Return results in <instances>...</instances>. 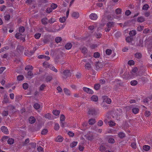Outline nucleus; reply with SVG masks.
Returning a JSON list of instances; mask_svg holds the SVG:
<instances>
[{
    "mask_svg": "<svg viewBox=\"0 0 152 152\" xmlns=\"http://www.w3.org/2000/svg\"><path fill=\"white\" fill-rule=\"evenodd\" d=\"M150 98H145L143 99V102L145 103H148V102L149 101V99H150Z\"/></svg>",
    "mask_w": 152,
    "mask_h": 152,
    "instance_id": "nucleus-59",
    "label": "nucleus"
},
{
    "mask_svg": "<svg viewBox=\"0 0 152 152\" xmlns=\"http://www.w3.org/2000/svg\"><path fill=\"white\" fill-rule=\"evenodd\" d=\"M145 20L144 18L142 17H138L137 19V21L139 22H142Z\"/></svg>",
    "mask_w": 152,
    "mask_h": 152,
    "instance_id": "nucleus-31",
    "label": "nucleus"
},
{
    "mask_svg": "<svg viewBox=\"0 0 152 152\" xmlns=\"http://www.w3.org/2000/svg\"><path fill=\"white\" fill-rule=\"evenodd\" d=\"M34 107L36 109H39L40 107V105L38 103L35 104L34 105Z\"/></svg>",
    "mask_w": 152,
    "mask_h": 152,
    "instance_id": "nucleus-42",
    "label": "nucleus"
},
{
    "mask_svg": "<svg viewBox=\"0 0 152 152\" xmlns=\"http://www.w3.org/2000/svg\"><path fill=\"white\" fill-rule=\"evenodd\" d=\"M64 138L61 136H58L55 139V141L58 142H61L63 140Z\"/></svg>",
    "mask_w": 152,
    "mask_h": 152,
    "instance_id": "nucleus-11",
    "label": "nucleus"
},
{
    "mask_svg": "<svg viewBox=\"0 0 152 152\" xmlns=\"http://www.w3.org/2000/svg\"><path fill=\"white\" fill-rule=\"evenodd\" d=\"M133 38L132 37H127L126 39V42L130 43H131L132 41L133 40Z\"/></svg>",
    "mask_w": 152,
    "mask_h": 152,
    "instance_id": "nucleus-17",
    "label": "nucleus"
},
{
    "mask_svg": "<svg viewBox=\"0 0 152 152\" xmlns=\"http://www.w3.org/2000/svg\"><path fill=\"white\" fill-rule=\"evenodd\" d=\"M83 89L84 91L86 92L88 94H92L94 93V91H93L91 89L89 88L86 87H84L83 88Z\"/></svg>",
    "mask_w": 152,
    "mask_h": 152,
    "instance_id": "nucleus-6",
    "label": "nucleus"
},
{
    "mask_svg": "<svg viewBox=\"0 0 152 152\" xmlns=\"http://www.w3.org/2000/svg\"><path fill=\"white\" fill-rule=\"evenodd\" d=\"M135 62L133 60H130L128 62V64L130 66L133 65L134 64Z\"/></svg>",
    "mask_w": 152,
    "mask_h": 152,
    "instance_id": "nucleus-41",
    "label": "nucleus"
},
{
    "mask_svg": "<svg viewBox=\"0 0 152 152\" xmlns=\"http://www.w3.org/2000/svg\"><path fill=\"white\" fill-rule=\"evenodd\" d=\"M149 7V5L147 4H144L142 8V9L145 10H147Z\"/></svg>",
    "mask_w": 152,
    "mask_h": 152,
    "instance_id": "nucleus-34",
    "label": "nucleus"
},
{
    "mask_svg": "<svg viewBox=\"0 0 152 152\" xmlns=\"http://www.w3.org/2000/svg\"><path fill=\"white\" fill-rule=\"evenodd\" d=\"M108 142L110 143H113L115 142V140L113 138H110L109 139Z\"/></svg>",
    "mask_w": 152,
    "mask_h": 152,
    "instance_id": "nucleus-61",
    "label": "nucleus"
},
{
    "mask_svg": "<svg viewBox=\"0 0 152 152\" xmlns=\"http://www.w3.org/2000/svg\"><path fill=\"white\" fill-rule=\"evenodd\" d=\"M91 100L92 101L96 102L98 101V97L95 95L92 96L91 97Z\"/></svg>",
    "mask_w": 152,
    "mask_h": 152,
    "instance_id": "nucleus-14",
    "label": "nucleus"
},
{
    "mask_svg": "<svg viewBox=\"0 0 152 152\" xmlns=\"http://www.w3.org/2000/svg\"><path fill=\"white\" fill-rule=\"evenodd\" d=\"M50 68L51 70L54 71L56 72H58L57 70L55 68V67L53 66H51V65L50 66Z\"/></svg>",
    "mask_w": 152,
    "mask_h": 152,
    "instance_id": "nucleus-62",
    "label": "nucleus"
},
{
    "mask_svg": "<svg viewBox=\"0 0 152 152\" xmlns=\"http://www.w3.org/2000/svg\"><path fill=\"white\" fill-rule=\"evenodd\" d=\"M100 87V85L99 83L95 84L94 85V88L96 90H98Z\"/></svg>",
    "mask_w": 152,
    "mask_h": 152,
    "instance_id": "nucleus-29",
    "label": "nucleus"
},
{
    "mask_svg": "<svg viewBox=\"0 0 152 152\" xmlns=\"http://www.w3.org/2000/svg\"><path fill=\"white\" fill-rule=\"evenodd\" d=\"M114 25V22H109L107 23V27L104 29V30L106 32H109L111 29V28L113 27Z\"/></svg>",
    "mask_w": 152,
    "mask_h": 152,
    "instance_id": "nucleus-2",
    "label": "nucleus"
},
{
    "mask_svg": "<svg viewBox=\"0 0 152 152\" xmlns=\"http://www.w3.org/2000/svg\"><path fill=\"white\" fill-rule=\"evenodd\" d=\"M82 52L83 53L85 57L86 58H89L88 60L90 59L92 57V55L90 54H88V50L87 48L85 47H83L81 49Z\"/></svg>",
    "mask_w": 152,
    "mask_h": 152,
    "instance_id": "nucleus-1",
    "label": "nucleus"
},
{
    "mask_svg": "<svg viewBox=\"0 0 152 152\" xmlns=\"http://www.w3.org/2000/svg\"><path fill=\"white\" fill-rule=\"evenodd\" d=\"M87 139L90 141H92L94 138V136L92 134L88 135L86 137Z\"/></svg>",
    "mask_w": 152,
    "mask_h": 152,
    "instance_id": "nucleus-24",
    "label": "nucleus"
},
{
    "mask_svg": "<svg viewBox=\"0 0 152 152\" xmlns=\"http://www.w3.org/2000/svg\"><path fill=\"white\" fill-rule=\"evenodd\" d=\"M41 22L44 25H47L48 23V22L47 18L45 17L42 18L41 20Z\"/></svg>",
    "mask_w": 152,
    "mask_h": 152,
    "instance_id": "nucleus-12",
    "label": "nucleus"
},
{
    "mask_svg": "<svg viewBox=\"0 0 152 152\" xmlns=\"http://www.w3.org/2000/svg\"><path fill=\"white\" fill-rule=\"evenodd\" d=\"M10 15L9 14L6 15L4 16V18L5 20H8L10 19Z\"/></svg>",
    "mask_w": 152,
    "mask_h": 152,
    "instance_id": "nucleus-55",
    "label": "nucleus"
},
{
    "mask_svg": "<svg viewBox=\"0 0 152 152\" xmlns=\"http://www.w3.org/2000/svg\"><path fill=\"white\" fill-rule=\"evenodd\" d=\"M25 31V28L23 26H20L19 28V31L20 32H23Z\"/></svg>",
    "mask_w": 152,
    "mask_h": 152,
    "instance_id": "nucleus-50",
    "label": "nucleus"
},
{
    "mask_svg": "<svg viewBox=\"0 0 152 152\" xmlns=\"http://www.w3.org/2000/svg\"><path fill=\"white\" fill-rule=\"evenodd\" d=\"M102 98L103 99V102H106L108 104H110L111 103V99L110 98H108L107 96H102Z\"/></svg>",
    "mask_w": 152,
    "mask_h": 152,
    "instance_id": "nucleus-5",
    "label": "nucleus"
},
{
    "mask_svg": "<svg viewBox=\"0 0 152 152\" xmlns=\"http://www.w3.org/2000/svg\"><path fill=\"white\" fill-rule=\"evenodd\" d=\"M100 56V53L97 52L94 53V57L96 58H99Z\"/></svg>",
    "mask_w": 152,
    "mask_h": 152,
    "instance_id": "nucleus-37",
    "label": "nucleus"
},
{
    "mask_svg": "<svg viewBox=\"0 0 152 152\" xmlns=\"http://www.w3.org/2000/svg\"><path fill=\"white\" fill-rule=\"evenodd\" d=\"M33 69V67L31 66H27L25 68V69L26 70H32Z\"/></svg>",
    "mask_w": 152,
    "mask_h": 152,
    "instance_id": "nucleus-44",
    "label": "nucleus"
},
{
    "mask_svg": "<svg viewBox=\"0 0 152 152\" xmlns=\"http://www.w3.org/2000/svg\"><path fill=\"white\" fill-rule=\"evenodd\" d=\"M6 69L5 67H0V74H1Z\"/></svg>",
    "mask_w": 152,
    "mask_h": 152,
    "instance_id": "nucleus-64",
    "label": "nucleus"
},
{
    "mask_svg": "<svg viewBox=\"0 0 152 152\" xmlns=\"http://www.w3.org/2000/svg\"><path fill=\"white\" fill-rule=\"evenodd\" d=\"M131 145L132 147L134 149H136L137 147L136 143L135 142H132Z\"/></svg>",
    "mask_w": 152,
    "mask_h": 152,
    "instance_id": "nucleus-53",
    "label": "nucleus"
},
{
    "mask_svg": "<svg viewBox=\"0 0 152 152\" xmlns=\"http://www.w3.org/2000/svg\"><path fill=\"white\" fill-rule=\"evenodd\" d=\"M54 128L56 130H58L59 129V126L58 124L56 123L55 124Z\"/></svg>",
    "mask_w": 152,
    "mask_h": 152,
    "instance_id": "nucleus-51",
    "label": "nucleus"
},
{
    "mask_svg": "<svg viewBox=\"0 0 152 152\" xmlns=\"http://www.w3.org/2000/svg\"><path fill=\"white\" fill-rule=\"evenodd\" d=\"M2 132L4 134H9V131L7 128L5 126H2L1 128Z\"/></svg>",
    "mask_w": 152,
    "mask_h": 152,
    "instance_id": "nucleus-7",
    "label": "nucleus"
},
{
    "mask_svg": "<svg viewBox=\"0 0 152 152\" xmlns=\"http://www.w3.org/2000/svg\"><path fill=\"white\" fill-rule=\"evenodd\" d=\"M150 148V146L148 145H145L143 146V149L145 151H148Z\"/></svg>",
    "mask_w": 152,
    "mask_h": 152,
    "instance_id": "nucleus-36",
    "label": "nucleus"
},
{
    "mask_svg": "<svg viewBox=\"0 0 152 152\" xmlns=\"http://www.w3.org/2000/svg\"><path fill=\"white\" fill-rule=\"evenodd\" d=\"M65 119L64 115H61L60 116V121H64Z\"/></svg>",
    "mask_w": 152,
    "mask_h": 152,
    "instance_id": "nucleus-52",
    "label": "nucleus"
},
{
    "mask_svg": "<svg viewBox=\"0 0 152 152\" xmlns=\"http://www.w3.org/2000/svg\"><path fill=\"white\" fill-rule=\"evenodd\" d=\"M53 10L51 8L48 7L47 9L46 10V12L47 13H50V12H52Z\"/></svg>",
    "mask_w": 152,
    "mask_h": 152,
    "instance_id": "nucleus-54",
    "label": "nucleus"
},
{
    "mask_svg": "<svg viewBox=\"0 0 152 152\" xmlns=\"http://www.w3.org/2000/svg\"><path fill=\"white\" fill-rule=\"evenodd\" d=\"M130 83L131 85L135 86L137 84V82L136 80H133L131 81Z\"/></svg>",
    "mask_w": 152,
    "mask_h": 152,
    "instance_id": "nucleus-39",
    "label": "nucleus"
},
{
    "mask_svg": "<svg viewBox=\"0 0 152 152\" xmlns=\"http://www.w3.org/2000/svg\"><path fill=\"white\" fill-rule=\"evenodd\" d=\"M52 79L51 76H47L45 77V81L48 82L50 81Z\"/></svg>",
    "mask_w": 152,
    "mask_h": 152,
    "instance_id": "nucleus-22",
    "label": "nucleus"
},
{
    "mask_svg": "<svg viewBox=\"0 0 152 152\" xmlns=\"http://www.w3.org/2000/svg\"><path fill=\"white\" fill-rule=\"evenodd\" d=\"M24 77L23 75H20L17 76V80L18 81L22 80H23Z\"/></svg>",
    "mask_w": 152,
    "mask_h": 152,
    "instance_id": "nucleus-21",
    "label": "nucleus"
},
{
    "mask_svg": "<svg viewBox=\"0 0 152 152\" xmlns=\"http://www.w3.org/2000/svg\"><path fill=\"white\" fill-rule=\"evenodd\" d=\"M48 131L47 129H45L42 130L41 132V134L42 135H45L47 134L48 132Z\"/></svg>",
    "mask_w": 152,
    "mask_h": 152,
    "instance_id": "nucleus-35",
    "label": "nucleus"
},
{
    "mask_svg": "<svg viewBox=\"0 0 152 152\" xmlns=\"http://www.w3.org/2000/svg\"><path fill=\"white\" fill-rule=\"evenodd\" d=\"M67 18L65 16L61 17L59 18V21L61 23L64 22Z\"/></svg>",
    "mask_w": 152,
    "mask_h": 152,
    "instance_id": "nucleus-23",
    "label": "nucleus"
},
{
    "mask_svg": "<svg viewBox=\"0 0 152 152\" xmlns=\"http://www.w3.org/2000/svg\"><path fill=\"white\" fill-rule=\"evenodd\" d=\"M8 115V112L7 111H4L2 114V115L3 116H7Z\"/></svg>",
    "mask_w": 152,
    "mask_h": 152,
    "instance_id": "nucleus-57",
    "label": "nucleus"
},
{
    "mask_svg": "<svg viewBox=\"0 0 152 152\" xmlns=\"http://www.w3.org/2000/svg\"><path fill=\"white\" fill-rule=\"evenodd\" d=\"M106 149L105 147L103 145H101L99 148V150L100 151H103Z\"/></svg>",
    "mask_w": 152,
    "mask_h": 152,
    "instance_id": "nucleus-58",
    "label": "nucleus"
},
{
    "mask_svg": "<svg viewBox=\"0 0 152 152\" xmlns=\"http://www.w3.org/2000/svg\"><path fill=\"white\" fill-rule=\"evenodd\" d=\"M102 65L101 63L100 62L97 63L96 64V67L97 68L99 69V68H101L102 67Z\"/></svg>",
    "mask_w": 152,
    "mask_h": 152,
    "instance_id": "nucleus-48",
    "label": "nucleus"
},
{
    "mask_svg": "<svg viewBox=\"0 0 152 152\" xmlns=\"http://www.w3.org/2000/svg\"><path fill=\"white\" fill-rule=\"evenodd\" d=\"M53 114L56 116L58 115L60 113V111L58 110H53Z\"/></svg>",
    "mask_w": 152,
    "mask_h": 152,
    "instance_id": "nucleus-30",
    "label": "nucleus"
},
{
    "mask_svg": "<svg viewBox=\"0 0 152 152\" xmlns=\"http://www.w3.org/2000/svg\"><path fill=\"white\" fill-rule=\"evenodd\" d=\"M89 18L92 20H96L97 19L98 16L96 14L92 13L90 14L89 16Z\"/></svg>",
    "mask_w": 152,
    "mask_h": 152,
    "instance_id": "nucleus-8",
    "label": "nucleus"
},
{
    "mask_svg": "<svg viewBox=\"0 0 152 152\" xmlns=\"http://www.w3.org/2000/svg\"><path fill=\"white\" fill-rule=\"evenodd\" d=\"M62 40V38L60 37H57L56 38L55 41L56 43H58Z\"/></svg>",
    "mask_w": 152,
    "mask_h": 152,
    "instance_id": "nucleus-33",
    "label": "nucleus"
},
{
    "mask_svg": "<svg viewBox=\"0 0 152 152\" xmlns=\"http://www.w3.org/2000/svg\"><path fill=\"white\" fill-rule=\"evenodd\" d=\"M77 144V142L74 141L72 142L70 144V146L71 148H73L76 146Z\"/></svg>",
    "mask_w": 152,
    "mask_h": 152,
    "instance_id": "nucleus-28",
    "label": "nucleus"
},
{
    "mask_svg": "<svg viewBox=\"0 0 152 152\" xmlns=\"http://www.w3.org/2000/svg\"><path fill=\"white\" fill-rule=\"evenodd\" d=\"M139 110L138 108L136 107L133 108L132 109V112L135 114H137L139 112Z\"/></svg>",
    "mask_w": 152,
    "mask_h": 152,
    "instance_id": "nucleus-27",
    "label": "nucleus"
},
{
    "mask_svg": "<svg viewBox=\"0 0 152 152\" xmlns=\"http://www.w3.org/2000/svg\"><path fill=\"white\" fill-rule=\"evenodd\" d=\"M85 68L89 69L91 67V65L89 63H87L85 66Z\"/></svg>",
    "mask_w": 152,
    "mask_h": 152,
    "instance_id": "nucleus-60",
    "label": "nucleus"
},
{
    "mask_svg": "<svg viewBox=\"0 0 152 152\" xmlns=\"http://www.w3.org/2000/svg\"><path fill=\"white\" fill-rule=\"evenodd\" d=\"M72 16L75 18L77 19L79 17V13L77 12H73L72 14Z\"/></svg>",
    "mask_w": 152,
    "mask_h": 152,
    "instance_id": "nucleus-9",
    "label": "nucleus"
},
{
    "mask_svg": "<svg viewBox=\"0 0 152 152\" xmlns=\"http://www.w3.org/2000/svg\"><path fill=\"white\" fill-rule=\"evenodd\" d=\"M121 10L119 8L116 9L115 10V13L116 14L118 15L121 13Z\"/></svg>",
    "mask_w": 152,
    "mask_h": 152,
    "instance_id": "nucleus-56",
    "label": "nucleus"
},
{
    "mask_svg": "<svg viewBox=\"0 0 152 152\" xmlns=\"http://www.w3.org/2000/svg\"><path fill=\"white\" fill-rule=\"evenodd\" d=\"M134 55L135 58L137 59H140L142 57V54L140 53H137L134 54Z\"/></svg>",
    "mask_w": 152,
    "mask_h": 152,
    "instance_id": "nucleus-13",
    "label": "nucleus"
},
{
    "mask_svg": "<svg viewBox=\"0 0 152 152\" xmlns=\"http://www.w3.org/2000/svg\"><path fill=\"white\" fill-rule=\"evenodd\" d=\"M108 123L109 125L111 127L114 126L115 125V123L114 121L111 120L109 121Z\"/></svg>",
    "mask_w": 152,
    "mask_h": 152,
    "instance_id": "nucleus-26",
    "label": "nucleus"
},
{
    "mask_svg": "<svg viewBox=\"0 0 152 152\" xmlns=\"http://www.w3.org/2000/svg\"><path fill=\"white\" fill-rule=\"evenodd\" d=\"M112 50L110 49H107L106 50L105 52L106 54L108 55H110L112 53Z\"/></svg>",
    "mask_w": 152,
    "mask_h": 152,
    "instance_id": "nucleus-40",
    "label": "nucleus"
},
{
    "mask_svg": "<svg viewBox=\"0 0 152 152\" xmlns=\"http://www.w3.org/2000/svg\"><path fill=\"white\" fill-rule=\"evenodd\" d=\"M36 119L33 116H31L28 118L29 123L31 124L34 123Z\"/></svg>",
    "mask_w": 152,
    "mask_h": 152,
    "instance_id": "nucleus-10",
    "label": "nucleus"
},
{
    "mask_svg": "<svg viewBox=\"0 0 152 152\" xmlns=\"http://www.w3.org/2000/svg\"><path fill=\"white\" fill-rule=\"evenodd\" d=\"M136 34V31L135 30H132L130 31L129 34L130 37H132L135 36Z\"/></svg>",
    "mask_w": 152,
    "mask_h": 152,
    "instance_id": "nucleus-19",
    "label": "nucleus"
},
{
    "mask_svg": "<svg viewBox=\"0 0 152 152\" xmlns=\"http://www.w3.org/2000/svg\"><path fill=\"white\" fill-rule=\"evenodd\" d=\"M14 140L12 138H9L7 140V143L9 145H12L14 143Z\"/></svg>",
    "mask_w": 152,
    "mask_h": 152,
    "instance_id": "nucleus-20",
    "label": "nucleus"
},
{
    "mask_svg": "<svg viewBox=\"0 0 152 152\" xmlns=\"http://www.w3.org/2000/svg\"><path fill=\"white\" fill-rule=\"evenodd\" d=\"M23 87L25 90L27 89L28 88V85L26 83H24L23 85Z\"/></svg>",
    "mask_w": 152,
    "mask_h": 152,
    "instance_id": "nucleus-43",
    "label": "nucleus"
},
{
    "mask_svg": "<svg viewBox=\"0 0 152 152\" xmlns=\"http://www.w3.org/2000/svg\"><path fill=\"white\" fill-rule=\"evenodd\" d=\"M88 122L89 124L92 125L96 123V121L94 119L91 118L89 119Z\"/></svg>",
    "mask_w": 152,
    "mask_h": 152,
    "instance_id": "nucleus-16",
    "label": "nucleus"
},
{
    "mask_svg": "<svg viewBox=\"0 0 152 152\" xmlns=\"http://www.w3.org/2000/svg\"><path fill=\"white\" fill-rule=\"evenodd\" d=\"M72 46V44L70 43H67L65 46V47L66 49L69 50L71 49Z\"/></svg>",
    "mask_w": 152,
    "mask_h": 152,
    "instance_id": "nucleus-15",
    "label": "nucleus"
},
{
    "mask_svg": "<svg viewBox=\"0 0 152 152\" xmlns=\"http://www.w3.org/2000/svg\"><path fill=\"white\" fill-rule=\"evenodd\" d=\"M51 7L53 10H55L57 7V5L56 4L52 3L51 5Z\"/></svg>",
    "mask_w": 152,
    "mask_h": 152,
    "instance_id": "nucleus-38",
    "label": "nucleus"
},
{
    "mask_svg": "<svg viewBox=\"0 0 152 152\" xmlns=\"http://www.w3.org/2000/svg\"><path fill=\"white\" fill-rule=\"evenodd\" d=\"M45 117L46 118L49 120H51L52 118L51 114L49 113L46 114Z\"/></svg>",
    "mask_w": 152,
    "mask_h": 152,
    "instance_id": "nucleus-25",
    "label": "nucleus"
},
{
    "mask_svg": "<svg viewBox=\"0 0 152 152\" xmlns=\"http://www.w3.org/2000/svg\"><path fill=\"white\" fill-rule=\"evenodd\" d=\"M22 36V34L19 32L17 33L15 35V37L17 39L20 38V36Z\"/></svg>",
    "mask_w": 152,
    "mask_h": 152,
    "instance_id": "nucleus-47",
    "label": "nucleus"
},
{
    "mask_svg": "<svg viewBox=\"0 0 152 152\" xmlns=\"http://www.w3.org/2000/svg\"><path fill=\"white\" fill-rule=\"evenodd\" d=\"M41 36V34L39 33H36L34 35V37L36 39H38Z\"/></svg>",
    "mask_w": 152,
    "mask_h": 152,
    "instance_id": "nucleus-46",
    "label": "nucleus"
},
{
    "mask_svg": "<svg viewBox=\"0 0 152 152\" xmlns=\"http://www.w3.org/2000/svg\"><path fill=\"white\" fill-rule=\"evenodd\" d=\"M43 65L45 67H49L50 66V65L47 62H45L43 63Z\"/></svg>",
    "mask_w": 152,
    "mask_h": 152,
    "instance_id": "nucleus-49",
    "label": "nucleus"
},
{
    "mask_svg": "<svg viewBox=\"0 0 152 152\" xmlns=\"http://www.w3.org/2000/svg\"><path fill=\"white\" fill-rule=\"evenodd\" d=\"M97 111L94 108H90L88 111L89 114L93 115H96L97 114Z\"/></svg>",
    "mask_w": 152,
    "mask_h": 152,
    "instance_id": "nucleus-3",
    "label": "nucleus"
},
{
    "mask_svg": "<svg viewBox=\"0 0 152 152\" xmlns=\"http://www.w3.org/2000/svg\"><path fill=\"white\" fill-rule=\"evenodd\" d=\"M37 150L39 152H43V148L40 146L39 147L37 148Z\"/></svg>",
    "mask_w": 152,
    "mask_h": 152,
    "instance_id": "nucleus-63",
    "label": "nucleus"
},
{
    "mask_svg": "<svg viewBox=\"0 0 152 152\" xmlns=\"http://www.w3.org/2000/svg\"><path fill=\"white\" fill-rule=\"evenodd\" d=\"M64 91L65 94L67 96H70V91L66 88H64Z\"/></svg>",
    "mask_w": 152,
    "mask_h": 152,
    "instance_id": "nucleus-18",
    "label": "nucleus"
},
{
    "mask_svg": "<svg viewBox=\"0 0 152 152\" xmlns=\"http://www.w3.org/2000/svg\"><path fill=\"white\" fill-rule=\"evenodd\" d=\"M48 22L50 23H53L56 21V19L53 18H51L50 19L48 20Z\"/></svg>",
    "mask_w": 152,
    "mask_h": 152,
    "instance_id": "nucleus-32",
    "label": "nucleus"
},
{
    "mask_svg": "<svg viewBox=\"0 0 152 152\" xmlns=\"http://www.w3.org/2000/svg\"><path fill=\"white\" fill-rule=\"evenodd\" d=\"M63 74L64 76H63V77L65 78H67L71 75V73L69 70H64L63 72Z\"/></svg>",
    "mask_w": 152,
    "mask_h": 152,
    "instance_id": "nucleus-4",
    "label": "nucleus"
},
{
    "mask_svg": "<svg viewBox=\"0 0 152 152\" xmlns=\"http://www.w3.org/2000/svg\"><path fill=\"white\" fill-rule=\"evenodd\" d=\"M96 27V25L95 24L94 26L91 25V26H89L88 27V28L89 30L92 31L93 30H94V28L95 27Z\"/></svg>",
    "mask_w": 152,
    "mask_h": 152,
    "instance_id": "nucleus-45",
    "label": "nucleus"
}]
</instances>
